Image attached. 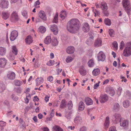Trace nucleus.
<instances>
[{
	"mask_svg": "<svg viewBox=\"0 0 131 131\" xmlns=\"http://www.w3.org/2000/svg\"><path fill=\"white\" fill-rule=\"evenodd\" d=\"M79 21L77 19L74 18L70 20L67 23V29L70 32L75 33L80 29Z\"/></svg>",
	"mask_w": 131,
	"mask_h": 131,
	"instance_id": "1",
	"label": "nucleus"
},
{
	"mask_svg": "<svg viewBox=\"0 0 131 131\" xmlns=\"http://www.w3.org/2000/svg\"><path fill=\"white\" fill-rule=\"evenodd\" d=\"M123 54L124 56L126 57L131 55V42L127 43V46L125 48Z\"/></svg>",
	"mask_w": 131,
	"mask_h": 131,
	"instance_id": "2",
	"label": "nucleus"
},
{
	"mask_svg": "<svg viewBox=\"0 0 131 131\" xmlns=\"http://www.w3.org/2000/svg\"><path fill=\"white\" fill-rule=\"evenodd\" d=\"M122 3L125 10L128 14L131 10L129 0H123Z\"/></svg>",
	"mask_w": 131,
	"mask_h": 131,
	"instance_id": "3",
	"label": "nucleus"
},
{
	"mask_svg": "<svg viewBox=\"0 0 131 131\" xmlns=\"http://www.w3.org/2000/svg\"><path fill=\"white\" fill-rule=\"evenodd\" d=\"M98 61H104L105 59V54L102 51H100L97 55Z\"/></svg>",
	"mask_w": 131,
	"mask_h": 131,
	"instance_id": "4",
	"label": "nucleus"
},
{
	"mask_svg": "<svg viewBox=\"0 0 131 131\" xmlns=\"http://www.w3.org/2000/svg\"><path fill=\"white\" fill-rule=\"evenodd\" d=\"M18 32L16 30L12 31L10 35V38L11 40L14 41L15 40L18 36Z\"/></svg>",
	"mask_w": 131,
	"mask_h": 131,
	"instance_id": "5",
	"label": "nucleus"
},
{
	"mask_svg": "<svg viewBox=\"0 0 131 131\" xmlns=\"http://www.w3.org/2000/svg\"><path fill=\"white\" fill-rule=\"evenodd\" d=\"M19 18L17 13L13 12L12 14L10 20L12 22H15L18 20Z\"/></svg>",
	"mask_w": 131,
	"mask_h": 131,
	"instance_id": "6",
	"label": "nucleus"
},
{
	"mask_svg": "<svg viewBox=\"0 0 131 131\" xmlns=\"http://www.w3.org/2000/svg\"><path fill=\"white\" fill-rule=\"evenodd\" d=\"M101 7L103 11V13L106 16L108 15V13H105V11L107 9L108 7L106 3L104 2H102L101 3Z\"/></svg>",
	"mask_w": 131,
	"mask_h": 131,
	"instance_id": "7",
	"label": "nucleus"
},
{
	"mask_svg": "<svg viewBox=\"0 0 131 131\" xmlns=\"http://www.w3.org/2000/svg\"><path fill=\"white\" fill-rule=\"evenodd\" d=\"M9 5L8 2L7 0H1L0 3L1 6L3 8H7Z\"/></svg>",
	"mask_w": 131,
	"mask_h": 131,
	"instance_id": "8",
	"label": "nucleus"
},
{
	"mask_svg": "<svg viewBox=\"0 0 131 131\" xmlns=\"http://www.w3.org/2000/svg\"><path fill=\"white\" fill-rule=\"evenodd\" d=\"M7 77L9 80H13L15 78V74L13 72L9 71L8 72L7 74Z\"/></svg>",
	"mask_w": 131,
	"mask_h": 131,
	"instance_id": "9",
	"label": "nucleus"
},
{
	"mask_svg": "<svg viewBox=\"0 0 131 131\" xmlns=\"http://www.w3.org/2000/svg\"><path fill=\"white\" fill-rule=\"evenodd\" d=\"M7 60L5 58H0V67L3 68L5 67L7 63Z\"/></svg>",
	"mask_w": 131,
	"mask_h": 131,
	"instance_id": "10",
	"label": "nucleus"
},
{
	"mask_svg": "<svg viewBox=\"0 0 131 131\" xmlns=\"http://www.w3.org/2000/svg\"><path fill=\"white\" fill-rule=\"evenodd\" d=\"M113 120L115 121L116 122H117L118 121L121 120V115L120 114L116 113H115L113 116L112 117Z\"/></svg>",
	"mask_w": 131,
	"mask_h": 131,
	"instance_id": "11",
	"label": "nucleus"
},
{
	"mask_svg": "<svg viewBox=\"0 0 131 131\" xmlns=\"http://www.w3.org/2000/svg\"><path fill=\"white\" fill-rule=\"evenodd\" d=\"M128 124V120L121 119L120 121V125L121 126L124 127H127Z\"/></svg>",
	"mask_w": 131,
	"mask_h": 131,
	"instance_id": "12",
	"label": "nucleus"
},
{
	"mask_svg": "<svg viewBox=\"0 0 131 131\" xmlns=\"http://www.w3.org/2000/svg\"><path fill=\"white\" fill-rule=\"evenodd\" d=\"M102 44L101 39L100 38H98L95 41L94 45L95 47H98L101 46Z\"/></svg>",
	"mask_w": 131,
	"mask_h": 131,
	"instance_id": "13",
	"label": "nucleus"
},
{
	"mask_svg": "<svg viewBox=\"0 0 131 131\" xmlns=\"http://www.w3.org/2000/svg\"><path fill=\"white\" fill-rule=\"evenodd\" d=\"M51 30L53 32L54 34L57 35L58 33V29L57 26L55 25H53L51 26L50 27Z\"/></svg>",
	"mask_w": 131,
	"mask_h": 131,
	"instance_id": "14",
	"label": "nucleus"
},
{
	"mask_svg": "<svg viewBox=\"0 0 131 131\" xmlns=\"http://www.w3.org/2000/svg\"><path fill=\"white\" fill-rule=\"evenodd\" d=\"M108 99V97L106 94H101L100 96V101L101 103H104Z\"/></svg>",
	"mask_w": 131,
	"mask_h": 131,
	"instance_id": "15",
	"label": "nucleus"
},
{
	"mask_svg": "<svg viewBox=\"0 0 131 131\" xmlns=\"http://www.w3.org/2000/svg\"><path fill=\"white\" fill-rule=\"evenodd\" d=\"M39 17L41 19L44 20L47 19V17L45 12L43 10L40 11L39 13Z\"/></svg>",
	"mask_w": 131,
	"mask_h": 131,
	"instance_id": "16",
	"label": "nucleus"
},
{
	"mask_svg": "<svg viewBox=\"0 0 131 131\" xmlns=\"http://www.w3.org/2000/svg\"><path fill=\"white\" fill-rule=\"evenodd\" d=\"M9 15L10 13L8 11H4L2 13V17L4 20H6L8 19Z\"/></svg>",
	"mask_w": 131,
	"mask_h": 131,
	"instance_id": "17",
	"label": "nucleus"
},
{
	"mask_svg": "<svg viewBox=\"0 0 131 131\" xmlns=\"http://www.w3.org/2000/svg\"><path fill=\"white\" fill-rule=\"evenodd\" d=\"M85 108L84 104L82 101L80 102L78 104V111L81 112L83 111Z\"/></svg>",
	"mask_w": 131,
	"mask_h": 131,
	"instance_id": "18",
	"label": "nucleus"
},
{
	"mask_svg": "<svg viewBox=\"0 0 131 131\" xmlns=\"http://www.w3.org/2000/svg\"><path fill=\"white\" fill-rule=\"evenodd\" d=\"M89 29L90 27L88 24L87 23H84L82 28L83 30L85 32H87Z\"/></svg>",
	"mask_w": 131,
	"mask_h": 131,
	"instance_id": "19",
	"label": "nucleus"
},
{
	"mask_svg": "<svg viewBox=\"0 0 131 131\" xmlns=\"http://www.w3.org/2000/svg\"><path fill=\"white\" fill-rule=\"evenodd\" d=\"M66 52L68 54H71L73 53L74 51V48L73 47L69 46L66 49Z\"/></svg>",
	"mask_w": 131,
	"mask_h": 131,
	"instance_id": "20",
	"label": "nucleus"
},
{
	"mask_svg": "<svg viewBox=\"0 0 131 131\" xmlns=\"http://www.w3.org/2000/svg\"><path fill=\"white\" fill-rule=\"evenodd\" d=\"M79 71L80 74L83 76L85 75L86 74V70L85 69L83 66H82L80 67Z\"/></svg>",
	"mask_w": 131,
	"mask_h": 131,
	"instance_id": "21",
	"label": "nucleus"
},
{
	"mask_svg": "<svg viewBox=\"0 0 131 131\" xmlns=\"http://www.w3.org/2000/svg\"><path fill=\"white\" fill-rule=\"evenodd\" d=\"M6 52V48L4 47H0V55L2 56L4 55Z\"/></svg>",
	"mask_w": 131,
	"mask_h": 131,
	"instance_id": "22",
	"label": "nucleus"
},
{
	"mask_svg": "<svg viewBox=\"0 0 131 131\" xmlns=\"http://www.w3.org/2000/svg\"><path fill=\"white\" fill-rule=\"evenodd\" d=\"M71 111H66L65 113V117L68 119H70L71 118V115L72 114Z\"/></svg>",
	"mask_w": 131,
	"mask_h": 131,
	"instance_id": "23",
	"label": "nucleus"
},
{
	"mask_svg": "<svg viewBox=\"0 0 131 131\" xmlns=\"http://www.w3.org/2000/svg\"><path fill=\"white\" fill-rule=\"evenodd\" d=\"M25 40L26 43L27 44H30L32 42V38L30 36H27Z\"/></svg>",
	"mask_w": 131,
	"mask_h": 131,
	"instance_id": "24",
	"label": "nucleus"
},
{
	"mask_svg": "<svg viewBox=\"0 0 131 131\" xmlns=\"http://www.w3.org/2000/svg\"><path fill=\"white\" fill-rule=\"evenodd\" d=\"M36 81V85L37 86H38L41 84L43 82V79L41 77H40V78H37Z\"/></svg>",
	"mask_w": 131,
	"mask_h": 131,
	"instance_id": "25",
	"label": "nucleus"
},
{
	"mask_svg": "<svg viewBox=\"0 0 131 131\" xmlns=\"http://www.w3.org/2000/svg\"><path fill=\"white\" fill-rule=\"evenodd\" d=\"M67 13L65 10L62 11L60 13V16L62 19H64L67 16Z\"/></svg>",
	"mask_w": 131,
	"mask_h": 131,
	"instance_id": "26",
	"label": "nucleus"
},
{
	"mask_svg": "<svg viewBox=\"0 0 131 131\" xmlns=\"http://www.w3.org/2000/svg\"><path fill=\"white\" fill-rule=\"evenodd\" d=\"M85 102L87 105H90L93 104V102L92 100L90 98L87 97L85 99Z\"/></svg>",
	"mask_w": 131,
	"mask_h": 131,
	"instance_id": "27",
	"label": "nucleus"
},
{
	"mask_svg": "<svg viewBox=\"0 0 131 131\" xmlns=\"http://www.w3.org/2000/svg\"><path fill=\"white\" fill-rule=\"evenodd\" d=\"M52 129L53 131H63L62 129L60 127L57 125L53 126Z\"/></svg>",
	"mask_w": 131,
	"mask_h": 131,
	"instance_id": "28",
	"label": "nucleus"
},
{
	"mask_svg": "<svg viewBox=\"0 0 131 131\" xmlns=\"http://www.w3.org/2000/svg\"><path fill=\"white\" fill-rule=\"evenodd\" d=\"M51 37L50 36H47L45 39L44 42L46 44H48L51 42Z\"/></svg>",
	"mask_w": 131,
	"mask_h": 131,
	"instance_id": "29",
	"label": "nucleus"
},
{
	"mask_svg": "<svg viewBox=\"0 0 131 131\" xmlns=\"http://www.w3.org/2000/svg\"><path fill=\"white\" fill-rule=\"evenodd\" d=\"M100 72V70L99 69H95L92 71L93 75L96 76L99 75Z\"/></svg>",
	"mask_w": 131,
	"mask_h": 131,
	"instance_id": "30",
	"label": "nucleus"
},
{
	"mask_svg": "<svg viewBox=\"0 0 131 131\" xmlns=\"http://www.w3.org/2000/svg\"><path fill=\"white\" fill-rule=\"evenodd\" d=\"M12 52L15 55H17L18 53V50L15 46H13L12 47Z\"/></svg>",
	"mask_w": 131,
	"mask_h": 131,
	"instance_id": "31",
	"label": "nucleus"
},
{
	"mask_svg": "<svg viewBox=\"0 0 131 131\" xmlns=\"http://www.w3.org/2000/svg\"><path fill=\"white\" fill-rule=\"evenodd\" d=\"M110 124V119L108 116L105 119V122L104 123V125L106 128L108 127Z\"/></svg>",
	"mask_w": 131,
	"mask_h": 131,
	"instance_id": "32",
	"label": "nucleus"
},
{
	"mask_svg": "<svg viewBox=\"0 0 131 131\" xmlns=\"http://www.w3.org/2000/svg\"><path fill=\"white\" fill-rule=\"evenodd\" d=\"M58 41L56 37H54L53 38L52 43L53 46H55L58 45Z\"/></svg>",
	"mask_w": 131,
	"mask_h": 131,
	"instance_id": "33",
	"label": "nucleus"
},
{
	"mask_svg": "<svg viewBox=\"0 0 131 131\" xmlns=\"http://www.w3.org/2000/svg\"><path fill=\"white\" fill-rule=\"evenodd\" d=\"M5 89V85L3 83L0 82V92H3Z\"/></svg>",
	"mask_w": 131,
	"mask_h": 131,
	"instance_id": "34",
	"label": "nucleus"
},
{
	"mask_svg": "<svg viewBox=\"0 0 131 131\" xmlns=\"http://www.w3.org/2000/svg\"><path fill=\"white\" fill-rule=\"evenodd\" d=\"M82 118L79 116H77L74 119V121L76 123H79L81 122Z\"/></svg>",
	"mask_w": 131,
	"mask_h": 131,
	"instance_id": "35",
	"label": "nucleus"
},
{
	"mask_svg": "<svg viewBox=\"0 0 131 131\" xmlns=\"http://www.w3.org/2000/svg\"><path fill=\"white\" fill-rule=\"evenodd\" d=\"M14 83L15 85L17 86H20L22 84V81L16 80H15L14 81Z\"/></svg>",
	"mask_w": 131,
	"mask_h": 131,
	"instance_id": "36",
	"label": "nucleus"
},
{
	"mask_svg": "<svg viewBox=\"0 0 131 131\" xmlns=\"http://www.w3.org/2000/svg\"><path fill=\"white\" fill-rule=\"evenodd\" d=\"M38 30L41 33H44L46 31V28L43 26H40L39 27Z\"/></svg>",
	"mask_w": 131,
	"mask_h": 131,
	"instance_id": "37",
	"label": "nucleus"
},
{
	"mask_svg": "<svg viewBox=\"0 0 131 131\" xmlns=\"http://www.w3.org/2000/svg\"><path fill=\"white\" fill-rule=\"evenodd\" d=\"M120 108V105L118 103H115L113 105V109L115 111L118 110Z\"/></svg>",
	"mask_w": 131,
	"mask_h": 131,
	"instance_id": "38",
	"label": "nucleus"
},
{
	"mask_svg": "<svg viewBox=\"0 0 131 131\" xmlns=\"http://www.w3.org/2000/svg\"><path fill=\"white\" fill-rule=\"evenodd\" d=\"M93 40V37H90L87 39L86 43L88 45H90L92 43Z\"/></svg>",
	"mask_w": 131,
	"mask_h": 131,
	"instance_id": "39",
	"label": "nucleus"
},
{
	"mask_svg": "<svg viewBox=\"0 0 131 131\" xmlns=\"http://www.w3.org/2000/svg\"><path fill=\"white\" fill-rule=\"evenodd\" d=\"M58 13H56L54 18L53 20V22L55 23H57L58 22Z\"/></svg>",
	"mask_w": 131,
	"mask_h": 131,
	"instance_id": "40",
	"label": "nucleus"
},
{
	"mask_svg": "<svg viewBox=\"0 0 131 131\" xmlns=\"http://www.w3.org/2000/svg\"><path fill=\"white\" fill-rule=\"evenodd\" d=\"M88 64L89 67H92L94 65V61L92 59L90 60L88 62Z\"/></svg>",
	"mask_w": 131,
	"mask_h": 131,
	"instance_id": "41",
	"label": "nucleus"
},
{
	"mask_svg": "<svg viewBox=\"0 0 131 131\" xmlns=\"http://www.w3.org/2000/svg\"><path fill=\"white\" fill-rule=\"evenodd\" d=\"M104 23L106 25L109 26L111 25V20L108 18L105 19Z\"/></svg>",
	"mask_w": 131,
	"mask_h": 131,
	"instance_id": "42",
	"label": "nucleus"
},
{
	"mask_svg": "<svg viewBox=\"0 0 131 131\" xmlns=\"http://www.w3.org/2000/svg\"><path fill=\"white\" fill-rule=\"evenodd\" d=\"M123 105L125 108H127L129 105V102L128 101H125L123 103Z\"/></svg>",
	"mask_w": 131,
	"mask_h": 131,
	"instance_id": "43",
	"label": "nucleus"
},
{
	"mask_svg": "<svg viewBox=\"0 0 131 131\" xmlns=\"http://www.w3.org/2000/svg\"><path fill=\"white\" fill-rule=\"evenodd\" d=\"M66 105V101L64 100H62L60 106V108H63Z\"/></svg>",
	"mask_w": 131,
	"mask_h": 131,
	"instance_id": "44",
	"label": "nucleus"
},
{
	"mask_svg": "<svg viewBox=\"0 0 131 131\" xmlns=\"http://www.w3.org/2000/svg\"><path fill=\"white\" fill-rule=\"evenodd\" d=\"M108 32L110 37H113L114 36V32L113 29H110L109 30Z\"/></svg>",
	"mask_w": 131,
	"mask_h": 131,
	"instance_id": "45",
	"label": "nucleus"
},
{
	"mask_svg": "<svg viewBox=\"0 0 131 131\" xmlns=\"http://www.w3.org/2000/svg\"><path fill=\"white\" fill-rule=\"evenodd\" d=\"M73 58L69 56L66 59V61L67 63L71 62L73 60Z\"/></svg>",
	"mask_w": 131,
	"mask_h": 131,
	"instance_id": "46",
	"label": "nucleus"
},
{
	"mask_svg": "<svg viewBox=\"0 0 131 131\" xmlns=\"http://www.w3.org/2000/svg\"><path fill=\"white\" fill-rule=\"evenodd\" d=\"M68 109L69 110H71L73 107V105L71 101H69L67 105Z\"/></svg>",
	"mask_w": 131,
	"mask_h": 131,
	"instance_id": "47",
	"label": "nucleus"
},
{
	"mask_svg": "<svg viewBox=\"0 0 131 131\" xmlns=\"http://www.w3.org/2000/svg\"><path fill=\"white\" fill-rule=\"evenodd\" d=\"M6 125V123L2 121H0V127H1V129H3V128L2 127L5 126Z\"/></svg>",
	"mask_w": 131,
	"mask_h": 131,
	"instance_id": "48",
	"label": "nucleus"
},
{
	"mask_svg": "<svg viewBox=\"0 0 131 131\" xmlns=\"http://www.w3.org/2000/svg\"><path fill=\"white\" fill-rule=\"evenodd\" d=\"M30 95L29 94H28L26 95V97L25 99V102L26 103H29V99L30 98Z\"/></svg>",
	"mask_w": 131,
	"mask_h": 131,
	"instance_id": "49",
	"label": "nucleus"
},
{
	"mask_svg": "<svg viewBox=\"0 0 131 131\" xmlns=\"http://www.w3.org/2000/svg\"><path fill=\"white\" fill-rule=\"evenodd\" d=\"M113 45L114 50H117L118 49V44L116 41H114L113 43Z\"/></svg>",
	"mask_w": 131,
	"mask_h": 131,
	"instance_id": "50",
	"label": "nucleus"
},
{
	"mask_svg": "<svg viewBox=\"0 0 131 131\" xmlns=\"http://www.w3.org/2000/svg\"><path fill=\"white\" fill-rule=\"evenodd\" d=\"M54 61L50 60L49 61L47 62V64L48 66H52L54 64Z\"/></svg>",
	"mask_w": 131,
	"mask_h": 131,
	"instance_id": "51",
	"label": "nucleus"
},
{
	"mask_svg": "<svg viewBox=\"0 0 131 131\" xmlns=\"http://www.w3.org/2000/svg\"><path fill=\"white\" fill-rule=\"evenodd\" d=\"M8 57V58L11 60H14L15 58V56L11 53L9 54Z\"/></svg>",
	"mask_w": 131,
	"mask_h": 131,
	"instance_id": "52",
	"label": "nucleus"
},
{
	"mask_svg": "<svg viewBox=\"0 0 131 131\" xmlns=\"http://www.w3.org/2000/svg\"><path fill=\"white\" fill-rule=\"evenodd\" d=\"M125 43L123 41H122L120 43L119 46V48L120 50H122L124 47Z\"/></svg>",
	"mask_w": 131,
	"mask_h": 131,
	"instance_id": "53",
	"label": "nucleus"
},
{
	"mask_svg": "<svg viewBox=\"0 0 131 131\" xmlns=\"http://www.w3.org/2000/svg\"><path fill=\"white\" fill-rule=\"evenodd\" d=\"M22 15L25 18H26L28 17L27 12L25 10L23 11L22 13Z\"/></svg>",
	"mask_w": 131,
	"mask_h": 131,
	"instance_id": "54",
	"label": "nucleus"
},
{
	"mask_svg": "<svg viewBox=\"0 0 131 131\" xmlns=\"http://www.w3.org/2000/svg\"><path fill=\"white\" fill-rule=\"evenodd\" d=\"M109 131H117V130L115 126H113L110 128Z\"/></svg>",
	"mask_w": 131,
	"mask_h": 131,
	"instance_id": "55",
	"label": "nucleus"
},
{
	"mask_svg": "<svg viewBox=\"0 0 131 131\" xmlns=\"http://www.w3.org/2000/svg\"><path fill=\"white\" fill-rule=\"evenodd\" d=\"M115 93V92L113 89H111V90H110L109 92V93L111 96H113Z\"/></svg>",
	"mask_w": 131,
	"mask_h": 131,
	"instance_id": "56",
	"label": "nucleus"
},
{
	"mask_svg": "<svg viewBox=\"0 0 131 131\" xmlns=\"http://www.w3.org/2000/svg\"><path fill=\"white\" fill-rule=\"evenodd\" d=\"M122 91V88L120 87H119L117 91V94L119 95H120Z\"/></svg>",
	"mask_w": 131,
	"mask_h": 131,
	"instance_id": "57",
	"label": "nucleus"
},
{
	"mask_svg": "<svg viewBox=\"0 0 131 131\" xmlns=\"http://www.w3.org/2000/svg\"><path fill=\"white\" fill-rule=\"evenodd\" d=\"M12 98L13 99L14 101H17L18 100L17 97L14 94L12 95Z\"/></svg>",
	"mask_w": 131,
	"mask_h": 131,
	"instance_id": "58",
	"label": "nucleus"
},
{
	"mask_svg": "<svg viewBox=\"0 0 131 131\" xmlns=\"http://www.w3.org/2000/svg\"><path fill=\"white\" fill-rule=\"evenodd\" d=\"M100 82L99 81L98 83H95L94 86V89H97L99 86V84Z\"/></svg>",
	"mask_w": 131,
	"mask_h": 131,
	"instance_id": "59",
	"label": "nucleus"
},
{
	"mask_svg": "<svg viewBox=\"0 0 131 131\" xmlns=\"http://www.w3.org/2000/svg\"><path fill=\"white\" fill-rule=\"evenodd\" d=\"M86 128L85 127L83 126L80 128V131H86Z\"/></svg>",
	"mask_w": 131,
	"mask_h": 131,
	"instance_id": "60",
	"label": "nucleus"
},
{
	"mask_svg": "<svg viewBox=\"0 0 131 131\" xmlns=\"http://www.w3.org/2000/svg\"><path fill=\"white\" fill-rule=\"evenodd\" d=\"M47 79L50 82H51L53 80V78L52 76H50L48 77Z\"/></svg>",
	"mask_w": 131,
	"mask_h": 131,
	"instance_id": "61",
	"label": "nucleus"
},
{
	"mask_svg": "<svg viewBox=\"0 0 131 131\" xmlns=\"http://www.w3.org/2000/svg\"><path fill=\"white\" fill-rule=\"evenodd\" d=\"M40 4V3L39 2V0H38L36 1L34 4V5L35 6H36L37 5H39Z\"/></svg>",
	"mask_w": 131,
	"mask_h": 131,
	"instance_id": "62",
	"label": "nucleus"
},
{
	"mask_svg": "<svg viewBox=\"0 0 131 131\" xmlns=\"http://www.w3.org/2000/svg\"><path fill=\"white\" fill-rule=\"evenodd\" d=\"M33 100L35 101H38L39 100V99L38 97L37 96H36L34 97Z\"/></svg>",
	"mask_w": 131,
	"mask_h": 131,
	"instance_id": "63",
	"label": "nucleus"
},
{
	"mask_svg": "<svg viewBox=\"0 0 131 131\" xmlns=\"http://www.w3.org/2000/svg\"><path fill=\"white\" fill-rule=\"evenodd\" d=\"M49 97L47 95L45 97V100L46 102H48L49 101Z\"/></svg>",
	"mask_w": 131,
	"mask_h": 131,
	"instance_id": "64",
	"label": "nucleus"
}]
</instances>
